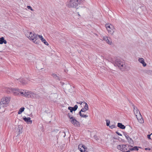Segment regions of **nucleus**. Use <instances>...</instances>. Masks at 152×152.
<instances>
[{
  "label": "nucleus",
  "instance_id": "f257e3e1",
  "mask_svg": "<svg viewBox=\"0 0 152 152\" xmlns=\"http://www.w3.org/2000/svg\"><path fill=\"white\" fill-rule=\"evenodd\" d=\"M111 62L115 66H118L122 70L124 69L129 70L130 69V67L125 64L120 59H117L115 61L112 60Z\"/></svg>",
  "mask_w": 152,
  "mask_h": 152
},
{
  "label": "nucleus",
  "instance_id": "f03ea898",
  "mask_svg": "<svg viewBox=\"0 0 152 152\" xmlns=\"http://www.w3.org/2000/svg\"><path fill=\"white\" fill-rule=\"evenodd\" d=\"M28 34L26 35L31 40L36 44H38L39 41V38L37 37L38 34H36L34 33H32V32H28Z\"/></svg>",
  "mask_w": 152,
  "mask_h": 152
},
{
  "label": "nucleus",
  "instance_id": "7ed1b4c3",
  "mask_svg": "<svg viewBox=\"0 0 152 152\" xmlns=\"http://www.w3.org/2000/svg\"><path fill=\"white\" fill-rule=\"evenodd\" d=\"M84 0H70L68 4L69 7H76L79 4L83 3Z\"/></svg>",
  "mask_w": 152,
  "mask_h": 152
},
{
  "label": "nucleus",
  "instance_id": "20e7f679",
  "mask_svg": "<svg viewBox=\"0 0 152 152\" xmlns=\"http://www.w3.org/2000/svg\"><path fill=\"white\" fill-rule=\"evenodd\" d=\"M6 91L7 93H12L15 95L19 94V93L22 92L19 89L12 88H6Z\"/></svg>",
  "mask_w": 152,
  "mask_h": 152
},
{
  "label": "nucleus",
  "instance_id": "39448f33",
  "mask_svg": "<svg viewBox=\"0 0 152 152\" xmlns=\"http://www.w3.org/2000/svg\"><path fill=\"white\" fill-rule=\"evenodd\" d=\"M132 106L134 108V113L135 114H136V116L137 119L138 120L139 119L140 120L141 123H142V122H143V119H142V117L140 111L136 107H135L134 104H132Z\"/></svg>",
  "mask_w": 152,
  "mask_h": 152
},
{
  "label": "nucleus",
  "instance_id": "423d86ee",
  "mask_svg": "<svg viewBox=\"0 0 152 152\" xmlns=\"http://www.w3.org/2000/svg\"><path fill=\"white\" fill-rule=\"evenodd\" d=\"M36 94L34 92L31 91H26L24 92H22L21 93V94L22 95H23L28 98L30 97L34 99Z\"/></svg>",
  "mask_w": 152,
  "mask_h": 152
},
{
  "label": "nucleus",
  "instance_id": "0eeeda50",
  "mask_svg": "<svg viewBox=\"0 0 152 152\" xmlns=\"http://www.w3.org/2000/svg\"><path fill=\"white\" fill-rule=\"evenodd\" d=\"M129 146L128 145H120L117 146V148L123 152H126L129 149Z\"/></svg>",
  "mask_w": 152,
  "mask_h": 152
},
{
  "label": "nucleus",
  "instance_id": "6e6552de",
  "mask_svg": "<svg viewBox=\"0 0 152 152\" xmlns=\"http://www.w3.org/2000/svg\"><path fill=\"white\" fill-rule=\"evenodd\" d=\"M69 121L75 126L79 127L80 126L79 122L74 117H71Z\"/></svg>",
  "mask_w": 152,
  "mask_h": 152
},
{
  "label": "nucleus",
  "instance_id": "1a4fd4ad",
  "mask_svg": "<svg viewBox=\"0 0 152 152\" xmlns=\"http://www.w3.org/2000/svg\"><path fill=\"white\" fill-rule=\"evenodd\" d=\"M105 26L108 33L111 34H113L115 31V28L113 27V28H111L110 26L108 24H106Z\"/></svg>",
  "mask_w": 152,
  "mask_h": 152
},
{
  "label": "nucleus",
  "instance_id": "9d476101",
  "mask_svg": "<svg viewBox=\"0 0 152 152\" xmlns=\"http://www.w3.org/2000/svg\"><path fill=\"white\" fill-rule=\"evenodd\" d=\"M10 100V98H2L0 102V104H8Z\"/></svg>",
  "mask_w": 152,
  "mask_h": 152
},
{
  "label": "nucleus",
  "instance_id": "9b49d317",
  "mask_svg": "<svg viewBox=\"0 0 152 152\" xmlns=\"http://www.w3.org/2000/svg\"><path fill=\"white\" fill-rule=\"evenodd\" d=\"M84 104H85V105L84 107L82 108L81 110V111L82 112H85L88 109V106L87 104L85 102H84Z\"/></svg>",
  "mask_w": 152,
  "mask_h": 152
},
{
  "label": "nucleus",
  "instance_id": "f8f14e48",
  "mask_svg": "<svg viewBox=\"0 0 152 152\" xmlns=\"http://www.w3.org/2000/svg\"><path fill=\"white\" fill-rule=\"evenodd\" d=\"M77 108L78 106L77 105H75L73 107H69L68 109L70 110L71 113H72L73 111H76Z\"/></svg>",
  "mask_w": 152,
  "mask_h": 152
},
{
  "label": "nucleus",
  "instance_id": "ddd939ff",
  "mask_svg": "<svg viewBox=\"0 0 152 152\" xmlns=\"http://www.w3.org/2000/svg\"><path fill=\"white\" fill-rule=\"evenodd\" d=\"M23 119L28 124H31L32 123V121L31 120V118L29 117L26 118V117H23Z\"/></svg>",
  "mask_w": 152,
  "mask_h": 152
},
{
  "label": "nucleus",
  "instance_id": "4468645a",
  "mask_svg": "<svg viewBox=\"0 0 152 152\" xmlns=\"http://www.w3.org/2000/svg\"><path fill=\"white\" fill-rule=\"evenodd\" d=\"M124 134L128 142L130 143H133V141L132 139L126 133H124Z\"/></svg>",
  "mask_w": 152,
  "mask_h": 152
},
{
  "label": "nucleus",
  "instance_id": "2eb2a0df",
  "mask_svg": "<svg viewBox=\"0 0 152 152\" xmlns=\"http://www.w3.org/2000/svg\"><path fill=\"white\" fill-rule=\"evenodd\" d=\"M16 80L19 81L22 85H25L27 83V81L23 78L17 79Z\"/></svg>",
  "mask_w": 152,
  "mask_h": 152
},
{
  "label": "nucleus",
  "instance_id": "dca6fc26",
  "mask_svg": "<svg viewBox=\"0 0 152 152\" xmlns=\"http://www.w3.org/2000/svg\"><path fill=\"white\" fill-rule=\"evenodd\" d=\"M39 37L40 38L41 41L44 43V44L47 45H48V43L45 40L43 37L41 35H38Z\"/></svg>",
  "mask_w": 152,
  "mask_h": 152
},
{
  "label": "nucleus",
  "instance_id": "f3484780",
  "mask_svg": "<svg viewBox=\"0 0 152 152\" xmlns=\"http://www.w3.org/2000/svg\"><path fill=\"white\" fill-rule=\"evenodd\" d=\"M138 61L141 64H142L143 66L144 67L146 66V64L145 62L144 59L142 58H140L138 59Z\"/></svg>",
  "mask_w": 152,
  "mask_h": 152
},
{
  "label": "nucleus",
  "instance_id": "a211bd4d",
  "mask_svg": "<svg viewBox=\"0 0 152 152\" xmlns=\"http://www.w3.org/2000/svg\"><path fill=\"white\" fill-rule=\"evenodd\" d=\"M52 76L56 80H61V77L59 76H57V74H52Z\"/></svg>",
  "mask_w": 152,
  "mask_h": 152
},
{
  "label": "nucleus",
  "instance_id": "6ab92c4d",
  "mask_svg": "<svg viewBox=\"0 0 152 152\" xmlns=\"http://www.w3.org/2000/svg\"><path fill=\"white\" fill-rule=\"evenodd\" d=\"M7 43V41L4 39L3 37H2L0 38V44H2L3 43L6 44Z\"/></svg>",
  "mask_w": 152,
  "mask_h": 152
},
{
  "label": "nucleus",
  "instance_id": "aec40b11",
  "mask_svg": "<svg viewBox=\"0 0 152 152\" xmlns=\"http://www.w3.org/2000/svg\"><path fill=\"white\" fill-rule=\"evenodd\" d=\"M117 126L122 129H124L125 128V126L120 123H118Z\"/></svg>",
  "mask_w": 152,
  "mask_h": 152
},
{
  "label": "nucleus",
  "instance_id": "412c9836",
  "mask_svg": "<svg viewBox=\"0 0 152 152\" xmlns=\"http://www.w3.org/2000/svg\"><path fill=\"white\" fill-rule=\"evenodd\" d=\"M23 127L22 126H18V135L22 133V129Z\"/></svg>",
  "mask_w": 152,
  "mask_h": 152
},
{
  "label": "nucleus",
  "instance_id": "4be33fe9",
  "mask_svg": "<svg viewBox=\"0 0 152 152\" xmlns=\"http://www.w3.org/2000/svg\"><path fill=\"white\" fill-rule=\"evenodd\" d=\"M25 108L24 107H21L19 109V111L18 112V114H20L24 111Z\"/></svg>",
  "mask_w": 152,
  "mask_h": 152
},
{
  "label": "nucleus",
  "instance_id": "5701e85b",
  "mask_svg": "<svg viewBox=\"0 0 152 152\" xmlns=\"http://www.w3.org/2000/svg\"><path fill=\"white\" fill-rule=\"evenodd\" d=\"M106 42L109 45H111L112 43V41H111V40L109 38V39H108L106 41Z\"/></svg>",
  "mask_w": 152,
  "mask_h": 152
},
{
  "label": "nucleus",
  "instance_id": "b1692460",
  "mask_svg": "<svg viewBox=\"0 0 152 152\" xmlns=\"http://www.w3.org/2000/svg\"><path fill=\"white\" fill-rule=\"evenodd\" d=\"M40 98H41V97L39 95H38L36 94V95L35 96L34 99H39Z\"/></svg>",
  "mask_w": 152,
  "mask_h": 152
},
{
  "label": "nucleus",
  "instance_id": "393cba45",
  "mask_svg": "<svg viewBox=\"0 0 152 152\" xmlns=\"http://www.w3.org/2000/svg\"><path fill=\"white\" fill-rule=\"evenodd\" d=\"M134 151H138V150L139 148H140L141 147H137V146H135L133 147Z\"/></svg>",
  "mask_w": 152,
  "mask_h": 152
},
{
  "label": "nucleus",
  "instance_id": "a878e982",
  "mask_svg": "<svg viewBox=\"0 0 152 152\" xmlns=\"http://www.w3.org/2000/svg\"><path fill=\"white\" fill-rule=\"evenodd\" d=\"M110 128L111 129H113L114 128H117V126L114 124L110 126H109Z\"/></svg>",
  "mask_w": 152,
  "mask_h": 152
},
{
  "label": "nucleus",
  "instance_id": "bb28decb",
  "mask_svg": "<svg viewBox=\"0 0 152 152\" xmlns=\"http://www.w3.org/2000/svg\"><path fill=\"white\" fill-rule=\"evenodd\" d=\"M145 72L148 74H151L152 71L150 70H146L145 71Z\"/></svg>",
  "mask_w": 152,
  "mask_h": 152
},
{
  "label": "nucleus",
  "instance_id": "cd10ccee",
  "mask_svg": "<svg viewBox=\"0 0 152 152\" xmlns=\"http://www.w3.org/2000/svg\"><path fill=\"white\" fill-rule=\"evenodd\" d=\"M106 125L107 126H110V121L109 120H106Z\"/></svg>",
  "mask_w": 152,
  "mask_h": 152
},
{
  "label": "nucleus",
  "instance_id": "c85d7f7f",
  "mask_svg": "<svg viewBox=\"0 0 152 152\" xmlns=\"http://www.w3.org/2000/svg\"><path fill=\"white\" fill-rule=\"evenodd\" d=\"M134 151L133 148H129V149H128L127 151H126V152H130V151Z\"/></svg>",
  "mask_w": 152,
  "mask_h": 152
},
{
  "label": "nucleus",
  "instance_id": "c756f323",
  "mask_svg": "<svg viewBox=\"0 0 152 152\" xmlns=\"http://www.w3.org/2000/svg\"><path fill=\"white\" fill-rule=\"evenodd\" d=\"M80 117H81L85 118H86V117H88V115H86L82 114Z\"/></svg>",
  "mask_w": 152,
  "mask_h": 152
},
{
  "label": "nucleus",
  "instance_id": "7c9ffc66",
  "mask_svg": "<svg viewBox=\"0 0 152 152\" xmlns=\"http://www.w3.org/2000/svg\"><path fill=\"white\" fill-rule=\"evenodd\" d=\"M67 116L69 118L70 120V118L71 117H73V116L70 114L69 113L67 115Z\"/></svg>",
  "mask_w": 152,
  "mask_h": 152
},
{
  "label": "nucleus",
  "instance_id": "2f4dec72",
  "mask_svg": "<svg viewBox=\"0 0 152 152\" xmlns=\"http://www.w3.org/2000/svg\"><path fill=\"white\" fill-rule=\"evenodd\" d=\"M27 8L28 9L30 10H31L32 11H33L34 10L32 9L31 7L30 6H28L27 7Z\"/></svg>",
  "mask_w": 152,
  "mask_h": 152
},
{
  "label": "nucleus",
  "instance_id": "473e14b6",
  "mask_svg": "<svg viewBox=\"0 0 152 152\" xmlns=\"http://www.w3.org/2000/svg\"><path fill=\"white\" fill-rule=\"evenodd\" d=\"M108 39V38L107 37L105 36V37H104L103 38V39L104 40V41H106Z\"/></svg>",
  "mask_w": 152,
  "mask_h": 152
},
{
  "label": "nucleus",
  "instance_id": "72a5a7b5",
  "mask_svg": "<svg viewBox=\"0 0 152 152\" xmlns=\"http://www.w3.org/2000/svg\"><path fill=\"white\" fill-rule=\"evenodd\" d=\"M151 134H148L147 135V137L149 139H152L151 138Z\"/></svg>",
  "mask_w": 152,
  "mask_h": 152
},
{
  "label": "nucleus",
  "instance_id": "f704fd0d",
  "mask_svg": "<svg viewBox=\"0 0 152 152\" xmlns=\"http://www.w3.org/2000/svg\"><path fill=\"white\" fill-rule=\"evenodd\" d=\"M82 146H83V145L82 144H79L78 146V148H81Z\"/></svg>",
  "mask_w": 152,
  "mask_h": 152
},
{
  "label": "nucleus",
  "instance_id": "c9c22d12",
  "mask_svg": "<svg viewBox=\"0 0 152 152\" xmlns=\"http://www.w3.org/2000/svg\"><path fill=\"white\" fill-rule=\"evenodd\" d=\"M115 133L117 134L119 136H122V134L120 133H119L118 132L116 131L115 132Z\"/></svg>",
  "mask_w": 152,
  "mask_h": 152
},
{
  "label": "nucleus",
  "instance_id": "e433bc0d",
  "mask_svg": "<svg viewBox=\"0 0 152 152\" xmlns=\"http://www.w3.org/2000/svg\"><path fill=\"white\" fill-rule=\"evenodd\" d=\"M77 104H80V105H81L82 103H83V104H84V102H83L82 101H80L79 102H77Z\"/></svg>",
  "mask_w": 152,
  "mask_h": 152
},
{
  "label": "nucleus",
  "instance_id": "4c0bfd02",
  "mask_svg": "<svg viewBox=\"0 0 152 152\" xmlns=\"http://www.w3.org/2000/svg\"><path fill=\"white\" fill-rule=\"evenodd\" d=\"M81 112H82V111H81V110L79 111V115H80V116H81V115H82V113H81Z\"/></svg>",
  "mask_w": 152,
  "mask_h": 152
},
{
  "label": "nucleus",
  "instance_id": "58836bf2",
  "mask_svg": "<svg viewBox=\"0 0 152 152\" xmlns=\"http://www.w3.org/2000/svg\"><path fill=\"white\" fill-rule=\"evenodd\" d=\"M151 149L150 148H145V150H151Z\"/></svg>",
  "mask_w": 152,
  "mask_h": 152
},
{
  "label": "nucleus",
  "instance_id": "ea45409f",
  "mask_svg": "<svg viewBox=\"0 0 152 152\" xmlns=\"http://www.w3.org/2000/svg\"><path fill=\"white\" fill-rule=\"evenodd\" d=\"M87 147H86V148H84V151H84V152H85V151H86V150H87Z\"/></svg>",
  "mask_w": 152,
  "mask_h": 152
},
{
  "label": "nucleus",
  "instance_id": "a19ab883",
  "mask_svg": "<svg viewBox=\"0 0 152 152\" xmlns=\"http://www.w3.org/2000/svg\"><path fill=\"white\" fill-rule=\"evenodd\" d=\"M62 133L63 134H64V137H65L66 136V134L65 132H62Z\"/></svg>",
  "mask_w": 152,
  "mask_h": 152
},
{
  "label": "nucleus",
  "instance_id": "79ce46f5",
  "mask_svg": "<svg viewBox=\"0 0 152 152\" xmlns=\"http://www.w3.org/2000/svg\"><path fill=\"white\" fill-rule=\"evenodd\" d=\"M86 147V146L85 145H83V146L82 147V148H83V149H84V148H85Z\"/></svg>",
  "mask_w": 152,
  "mask_h": 152
},
{
  "label": "nucleus",
  "instance_id": "37998d69",
  "mask_svg": "<svg viewBox=\"0 0 152 152\" xmlns=\"http://www.w3.org/2000/svg\"><path fill=\"white\" fill-rule=\"evenodd\" d=\"M68 87L69 88V87H71V86L70 85H68Z\"/></svg>",
  "mask_w": 152,
  "mask_h": 152
},
{
  "label": "nucleus",
  "instance_id": "c03bdc74",
  "mask_svg": "<svg viewBox=\"0 0 152 152\" xmlns=\"http://www.w3.org/2000/svg\"><path fill=\"white\" fill-rule=\"evenodd\" d=\"M78 149H79L80 151V150H83L82 149H81V148H78Z\"/></svg>",
  "mask_w": 152,
  "mask_h": 152
},
{
  "label": "nucleus",
  "instance_id": "a18cd8bd",
  "mask_svg": "<svg viewBox=\"0 0 152 152\" xmlns=\"http://www.w3.org/2000/svg\"><path fill=\"white\" fill-rule=\"evenodd\" d=\"M77 13H78V15H79V12H77Z\"/></svg>",
  "mask_w": 152,
  "mask_h": 152
},
{
  "label": "nucleus",
  "instance_id": "49530a36",
  "mask_svg": "<svg viewBox=\"0 0 152 152\" xmlns=\"http://www.w3.org/2000/svg\"><path fill=\"white\" fill-rule=\"evenodd\" d=\"M43 69V68H40V69Z\"/></svg>",
  "mask_w": 152,
  "mask_h": 152
}]
</instances>
